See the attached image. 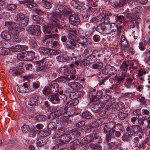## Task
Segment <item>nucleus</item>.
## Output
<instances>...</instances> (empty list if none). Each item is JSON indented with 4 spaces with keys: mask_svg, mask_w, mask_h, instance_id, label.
<instances>
[{
    "mask_svg": "<svg viewBox=\"0 0 150 150\" xmlns=\"http://www.w3.org/2000/svg\"><path fill=\"white\" fill-rule=\"evenodd\" d=\"M15 47L16 51L17 52L23 51L24 50H26L27 48L26 46L20 45H16Z\"/></svg>",
    "mask_w": 150,
    "mask_h": 150,
    "instance_id": "37998d69",
    "label": "nucleus"
},
{
    "mask_svg": "<svg viewBox=\"0 0 150 150\" xmlns=\"http://www.w3.org/2000/svg\"><path fill=\"white\" fill-rule=\"evenodd\" d=\"M69 21L70 24L76 26L80 23L81 20L78 15L74 14L69 16Z\"/></svg>",
    "mask_w": 150,
    "mask_h": 150,
    "instance_id": "1a4fd4ad",
    "label": "nucleus"
},
{
    "mask_svg": "<svg viewBox=\"0 0 150 150\" xmlns=\"http://www.w3.org/2000/svg\"><path fill=\"white\" fill-rule=\"evenodd\" d=\"M57 20L55 16L54 13L52 15L50 18V21L49 23V26L57 27V28H63V27L62 26L57 22Z\"/></svg>",
    "mask_w": 150,
    "mask_h": 150,
    "instance_id": "f8f14e48",
    "label": "nucleus"
},
{
    "mask_svg": "<svg viewBox=\"0 0 150 150\" xmlns=\"http://www.w3.org/2000/svg\"><path fill=\"white\" fill-rule=\"evenodd\" d=\"M82 116L83 118L89 119L92 117V114L89 112L86 111L82 113Z\"/></svg>",
    "mask_w": 150,
    "mask_h": 150,
    "instance_id": "a18cd8bd",
    "label": "nucleus"
},
{
    "mask_svg": "<svg viewBox=\"0 0 150 150\" xmlns=\"http://www.w3.org/2000/svg\"><path fill=\"white\" fill-rule=\"evenodd\" d=\"M103 11L104 12L105 19H106L108 22H110V20H112L115 17V15L112 14L110 12L106 11V10H104Z\"/></svg>",
    "mask_w": 150,
    "mask_h": 150,
    "instance_id": "b1692460",
    "label": "nucleus"
},
{
    "mask_svg": "<svg viewBox=\"0 0 150 150\" xmlns=\"http://www.w3.org/2000/svg\"><path fill=\"white\" fill-rule=\"evenodd\" d=\"M103 67V64L101 62H97L93 64L92 65V68L94 69H100Z\"/></svg>",
    "mask_w": 150,
    "mask_h": 150,
    "instance_id": "c9c22d12",
    "label": "nucleus"
},
{
    "mask_svg": "<svg viewBox=\"0 0 150 150\" xmlns=\"http://www.w3.org/2000/svg\"><path fill=\"white\" fill-rule=\"evenodd\" d=\"M114 122L111 121L107 123L104 126V132L105 133L110 132L111 130H113L114 127Z\"/></svg>",
    "mask_w": 150,
    "mask_h": 150,
    "instance_id": "a211bd4d",
    "label": "nucleus"
},
{
    "mask_svg": "<svg viewBox=\"0 0 150 150\" xmlns=\"http://www.w3.org/2000/svg\"><path fill=\"white\" fill-rule=\"evenodd\" d=\"M40 26L38 25H32L29 26L27 31L31 35L35 36H38L41 34Z\"/></svg>",
    "mask_w": 150,
    "mask_h": 150,
    "instance_id": "423d86ee",
    "label": "nucleus"
},
{
    "mask_svg": "<svg viewBox=\"0 0 150 150\" xmlns=\"http://www.w3.org/2000/svg\"><path fill=\"white\" fill-rule=\"evenodd\" d=\"M50 66L51 65L49 62H46L45 63H43L41 61L38 62L36 63V71H39L45 70L49 68Z\"/></svg>",
    "mask_w": 150,
    "mask_h": 150,
    "instance_id": "6e6552de",
    "label": "nucleus"
},
{
    "mask_svg": "<svg viewBox=\"0 0 150 150\" xmlns=\"http://www.w3.org/2000/svg\"><path fill=\"white\" fill-rule=\"evenodd\" d=\"M72 4L74 7L76 9H80L82 7V4L78 1H75L72 3Z\"/></svg>",
    "mask_w": 150,
    "mask_h": 150,
    "instance_id": "de8ad7c7",
    "label": "nucleus"
},
{
    "mask_svg": "<svg viewBox=\"0 0 150 150\" xmlns=\"http://www.w3.org/2000/svg\"><path fill=\"white\" fill-rule=\"evenodd\" d=\"M47 140L45 139H39L37 140L36 144L38 147H41L46 144Z\"/></svg>",
    "mask_w": 150,
    "mask_h": 150,
    "instance_id": "e433bc0d",
    "label": "nucleus"
},
{
    "mask_svg": "<svg viewBox=\"0 0 150 150\" xmlns=\"http://www.w3.org/2000/svg\"><path fill=\"white\" fill-rule=\"evenodd\" d=\"M76 41L82 46L87 45L90 43L89 40L84 37H81L77 39Z\"/></svg>",
    "mask_w": 150,
    "mask_h": 150,
    "instance_id": "f3484780",
    "label": "nucleus"
},
{
    "mask_svg": "<svg viewBox=\"0 0 150 150\" xmlns=\"http://www.w3.org/2000/svg\"><path fill=\"white\" fill-rule=\"evenodd\" d=\"M121 47L122 48V51H123L124 52H125V50L127 49V47L129 45V44L127 41V40L124 41L123 42L120 43Z\"/></svg>",
    "mask_w": 150,
    "mask_h": 150,
    "instance_id": "ea45409f",
    "label": "nucleus"
},
{
    "mask_svg": "<svg viewBox=\"0 0 150 150\" xmlns=\"http://www.w3.org/2000/svg\"><path fill=\"white\" fill-rule=\"evenodd\" d=\"M131 14L132 15V21H133V23H135L136 25L138 24L139 21V17L136 13L134 14L131 13Z\"/></svg>",
    "mask_w": 150,
    "mask_h": 150,
    "instance_id": "c756f323",
    "label": "nucleus"
},
{
    "mask_svg": "<svg viewBox=\"0 0 150 150\" xmlns=\"http://www.w3.org/2000/svg\"><path fill=\"white\" fill-rule=\"evenodd\" d=\"M115 17L117 18L116 20L117 22L120 23V24L122 23L124 21L125 17L122 15L115 16Z\"/></svg>",
    "mask_w": 150,
    "mask_h": 150,
    "instance_id": "8fccbe9b",
    "label": "nucleus"
},
{
    "mask_svg": "<svg viewBox=\"0 0 150 150\" xmlns=\"http://www.w3.org/2000/svg\"><path fill=\"white\" fill-rule=\"evenodd\" d=\"M9 52V49L5 47L0 48V54L2 55L8 54Z\"/></svg>",
    "mask_w": 150,
    "mask_h": 150,
    "instance_id": "c03bdc74",
    "label": "nucleus"
},
{
    "mask_svg": "<svg viewBox=\"0 0 150 150\" xmlns=\"http://www.w3.org/2000/svg\"><path fill=\"white\" fill-rule=\"evenodd\" d=\"M104 12L103 11L102 12L100 13L96 17L97 22L102 23L104 22L105 21V15L104 14Z\"/></svg>",
    "mask_w": 150,
    "mask_h": 150,
    "instance_id": "c85d7f7f",
    "label": "nucleus"
},
{
    "mask_svg": "<svg viewBox=\"0 0 150 150\" xmlns=\"http://www.w3.org/2000/svg\"><path fill=\"white\" fill-rule=\"evenodd\" d=\"M28 87V85L26 83H24L23 86H19L17 90L18 92L21 93H26L27 92L26 88Z\"/></svg>",
    "mask_w": 150,
    "mask_h": 150,
    "instance_id": "bb28decb",
    "label": "nucleus"
},
{
    "mask_svg": "<svg viewBox=\"0 0 150 150\" xmlns=\"http://www.w3.org/2000/svg\"><path fill=\"white\" fill-rule=\"evenodd\" d=\"M103 98L104 103H107L111 99V97L110 95L106 94L103 96Z\"/></svg>",
    "mask_w": 150,
    "mask_h": 150,
    "instance_id": "bf43d9fd",
    "label": "nucleus"
},
{
    "mask_svg": "<svg viewBox=\"0 0 150 150\" xmlns=\"http://www.w3.org/2000/svg\"><path fill=\"white\" fill-rule=\"evenodd\" d=\"M109 2L115 6V7L117 8L122 6L125 3V1L120 0H109Z\"/></svg>",
    "mask_w": 150,
    "mask_h": 150,
    "instance_id": "dca6fc26",
    "label": "nucleus"
},
{
    "mask_svg": "<svg viewBox=\"0 0 150 150\" xmlns=\"http://www.w3.org/2000/svg\"><path fill=\"white\" fill-rule=\"evenodd\" d=\"M32 18L33 21L36 22V23L37 24H43V22L42 20L41 19L40 17L36 15H33L32 16Z\"/></svg>",
    "mask_w": 150,
    "mask_h": 150,
    "instance_id": "72a5a7b5",
    "label": "nucleus"
},
{
    "mask_svg": "<svg viewBox=\"0 0 150 150\" xmlns=\"http://www.w3.org/2000/svg\"><path fill=\"white\" fill-rule=\"evenodd\" d=\"M127 132L129 134L131 135H132L134 133L132 126L128 127L126 128Z\"/></svg>",
    "mask_w": 150,
    "mask_h": 150,
    "instance_id": "338daca9",
    "label": "nucleus"
},
{
    "mask_svg": "<svg viewBox=\"0 0 150 150\" xmlns=\"http://www.w3.org/2000/svg\"><path fill=\"white\" fill-rule=\"evenodd\" d=\"M52 95L50 96V100L53 103H58L60 102V99L59 98L58 93L53 94Z\"/></svg>",
    "mask_w": 150,
    "mask_h": 150,
    "instance_id": "aec40b11",
    "label": "nucleus"
},
{
    "mask_svg": "<svg viewBox=\"0 0 150 150\" xmlns=\"http://www.w3.org/2000/svg\"><path fill=\"white\" fill-rule=\"evenodd\" d=\"M28 22L27 18L22 13H19L17 15V23L21 27L26 26Z\"/></svg>",
    "mask_w": 150,
    "mask_h": 150,
    "instance_id": "20e7f679",
    "label": "nucleus"
},
{
    "mask_svg": "<svg viewBox=\"0 0 150 150\" xmlns=\"http://www.w3.org/2000/svg\"><path fill=\"white\" fill-rule=\"evenodd\" d=\"M66 46L67 48L71 49H73L76 47L75 42L73 40L67 41L66 42Z\"/></svg>",
    "mask_w": 150,
    "mask_h": 150,
    "instance_id": "2f4dec72",
    "label": "nucleus"
},
{
    "mask_svg": "<svg viewBox=\"0 0 150 150\" xmlns=\"http://www.w3.org/2000/svg\"><path fill=\"white\" fill-rule=\"evenodd\" d=\"M17 58L18 59L23 61L27 60V57L25 54L22 53H18L17 55Z\"/></svg>",
    "mask_w": 150,
    "mask_h": 150,
    "instance_id": "58836bf2",
    "label": "nucleus"
},
{
    "mask_svg": "<svg viewBox=\"0 0 150 150\" xmlns=\"http://www.w3.org/2000/svg\"><path fill=\"white\" fill-rule=\"evenodd\" d=\"M129 66L128 62L124 61L121 65L120 68L122 71H124L126 73L127 71Z\"/></svg>",
    "mask_w": 150,
    "mask_h": 150,
    "instance_id": "cd10ccee",
    "label": "nucleus"
},
{
    "mask_svg": "<svg viewBox=\"0 0 150 150\" xmlns=\"http://www.w3.org/2000/svg\"><path fill=\"white\" fill-rule=\"evenodd\" d=\"M56 59L58 61L63 62H67L69 59L68 57L64 55L57 56Z\"/></svg>",
    "mask_w": 150,
    "mask_h": 150,
    "instance_id": "473e14b6",
    "label": "nucleus"
},
{
    "mask_svg": "<svg viewBox=\"0 0 150 150\" xmlns=\"http://www.w3.org/2000/svg\"><path fill=\"white\" fill-rule=\"evenodd\" d=\"M146 73V71L144 69L142 68L140 69L138 71V75H137L138 76H142L144 74H145Z\"/></svg>",
    "mask_w": 150,
    "mask_h": 150,
    "instance_id": "0e129e2a",
    "label": "nucleus"
},
{
    "mask_svg": "<svg viewBox=\"0 0 150 150\" xmlns=\"http://www.w3.org/2000/svg\"><path fill=\"white\" fill-rule=\"evenodd\" d=\"M88 62V59L84 58L81 61L80 64L81 67H84L86 66L87 64H89Z\"/></svg>",
    "mask_w": 150,
    "mask_h": 150,
    "instance_id": "864d4df0",
    "label": "nucleus"
},
{
    "mask_svg": "<svg viewBox=\"0 0 150 150\" xmlns=\"http://www.w3.org/2000/svg\"><path fill=\"white\" fill-rule=\"evenodd\" d=\"M47 127L49 130H50L56 129L57 127V125L55 122H52L49 123Z\"/></svg>",
    "mask_w": 150,
    "mask_h": 150,
    "instance_id": "a19ab883",
    "label": "nucleus"
},
{
    "mask_svg": "<svg viewBox=\"0 0 150 150\" xmlns=\"http://www.w3.org/2000/svg\"><path fill=\"white\" fill-rule=\"evenodd\" d=\"M34 0H23L20 2V4H26V6L28 8H33L34 5L36 4L34 3Z\"/></svg>",
    "mask_w": 150,
    "mask_h": 150,
    "instance_id": "412c9836",
    "label": "nucleus"
},
{
    "mask_svg": "<svg viewBox=\"0 0 150 150\" xmlns=\"http://www.w3.org/2000/svg\"><path fill=\"white\" fill-rule=\"evenodd\" d=\"M71 133L73 136L76 137L80 136L81 133L80 132V129H74L71 131Z\"/></svg>",
    "mask_w": 150,
    "mask_h": 150,
    "instance_id": "f704fd0d",
    "label": "nucleus"
},
{
    "mask_svg": "<svg viewBox=\"0 0 150 150\" xmlns=\"http://www.w3.org/2000/svg\"><path fill=\"white\" fill-rule=\"evenodd\" d=\"M16 7V5L14 4H9L6 7L7 9L8 10L11 11L15 9Z\"/></svg>",
    "mask_w": 150,
    "mask_h": 150,
    "instance_id": "4d7b16f0",
    "label": "nucleus"
},
{
    "mask_svg": "<svg viewBox=\"0 0 150 150\" xmlns=\"http://www.w3.org/2000/svg\"><path fill=\"white\" fill-rule=\"evenodd\" d=\"M82 140L86 141L89 147L93 150H102V147L96 143H100L102 142L101 137L98 133H93L87 136Z\"/></svg>",
    "mask_w": 150,
    "mask_h": 150,
    "instance_id": "f257e3e1",
    "label": "nucleus"
},
{
    "mask_svg": "<svg viewBox=\"0 0 150 150\" xmlns=\"http://www.w3.org/2000/svg\"><path fill=\"white\" fill-rule=\"evenodd\" d=\"M69 86L72 89L78 92H81L82 90V86L78 82H73L68 84Z\"/></svg>",
    "mask_w": 150,
    "mask_h": 150,
    "instance_id": "9b49d317",
    "label": "nucleus"
},
{
    "mask_svg": "<svg viewBox=\"0 0 150 150\" xmlns=\"http://www.w3.org/2000/svg\"><path fill=\"white\" fill-rule=\"evenodd\" d=\"M51 133L49 129H44L39 131L38 134L39 136L41 137L49 135Z\"/></svg>",
    "mask_w": 150,
    "mask_h": 150,
    "instance_id": "a878e982",
    "label": "nucleus"
},
{
    "mask_svg": "<svg viewBox=\"0 0 150 150\" xmlns=\"http://www.w3.org/2000/svg\"><path fill=\"white\" fill-rule=\"evenodd\" d=\"M100 106L98 105H92L91 109L94 112H98L99 111Z\"/></svg>",
    "mask_w": 150,
    "mask_h": 150,
    "instance_id": "e2e57ef3",
    "label": "nucleus"
},
{
    "mask_svg": "<svg viewBox=\"0 0 150 150\" xmlns=\"http://www.w3.org/2000/svg\"><path fill=\"white\" fill-rule=\"evenodd\" d=\"M118 117L120 119L124 120L127 116L128 114L126 112L122 110L118 112Z\"/></svg>",
    "mask_w": 150,
    "mask_h": 150,
    "instance_id": "4c0bfd02",
    "label": "nucleus"
},
{
    "mask_svg": "<svg viewBox=\"0 0 150 150\" xmlns=\"http://www.w3.org/2000/svg\"><path fill=\"white\" fill-rule=\"evenodd\" d=\"M35 54L34 52H30L28 53L27 56H26V57H27V60H32L35 57Z\"/></svg>",
    "mask_w": 150,
    "mask_h": 150,
    "instance_id": "49530a36",
    "label": "nucleus"
},
{
    "mask_svg": "<svg viewBox=\"0 0 150 150\" xmlns=\"http://www.w3.org/2000/svg\"><path fill=\"white\" fill-rule=\"evenodd\" d=\"M43 93L45 96H47L50 94H52L50 90H49V88H48L47 87H45L42 91Z\"/></svg>",
    "mask_w": 150,
    "mask_h": 150,
    "instance_id": "052dcab7",
    "label": "nucleus"
},
{
    "mask_svg": "<svg viewBox=\"0 0 150 150\" xmlns=\"http://www.w3.org/2000/svg\"><path fill=\"white\" fill-rule=\"evenodd\" d=\"M114 127L113 129V130H116L123 132V126L122 124L118 123L116 124L115 122H114Z\"/></svg>",
    "mask_w": 150,
    "mask_h": 150,
    "instance_id": "7c9ffc66",
    "label": "nucleus"
},
{
    "mask_svg": "<svg viewBox=\"0 0 150 150\" xmlns=\"http://www.w3.org/2000/svg\"><path fill=\"white\" fill-rule=\"evenodd\" d=\"M88 62L89 64L93 63L97 60V58L94 55L90 56L88 58Z\"/></svg>",
    "mask_w": 150,
    "mask_h": 150,
    "instance_id": "3c124183",
    "label": "nucleus"
},
{
    "mask_svg": "<svg viewBox=\"0 0 150 150\" xmlns=\"http://www.w3.org/2000/svg\"><path fill=\"white\" fill-rule=\"evenodd\" d=\"M37 118L39 121H45L47 119V117L44 115H37Z\"/></svg>",
    "mask_w": 150,
    "mask_h": 150,
    "instance_id": "13d9d810",
    "label": "nucleus"
},
{
    "mask_svg": "<svg viewBox=\"0 0 150 150\" xmlns=\"http://www.w3.org/2000/svg\"><path fill=\"white\" fill-rule=\"evenodd\" d=\"M106 70L110 73V76L112 75L115 74L116 72V69L113 67L111 66L109 64H107L105 67Z\"/></svg>",
    "mask_w": 150,
    "mask_h": 150,
    "instance_id": "5701e85b",
    "label": "nucleus"
},
{
    "mask_svg": "<svg viewBox=\"0 0 150 150\" xmlns=\"http://www.w3.org/2000/svg\"><path fill=\"white\" fill-rule=\"evenodd\" d=\"M123 108L122 104L120 103H117L116 102H113L110 106V109L115 112L120 110Z\"/></svg>",
    "mask_w": 150,
    "mask_h": 150,
    "instance_id": "2eb2a0df",
    "label": "nucleus"
},
{
    "mask_svg": "<svg viewBox=\"0 0 150 150\" xmlns=\"http://www.w3.org/2000/svg\"><path fill=\"white\" fill-rule=\"evenodd\" d=\"M99 99L96 98L95 97H92L90 98V101L91 102H93L94 105L99 106L100 104V102L102 101L99 100Z\"/></svg>",
    "mask_w": 150,
    "mask_h": 150,
    "instance_id": "79ce46f5",
    "label": "nucleus"
},
{
    "mask_svg": "<svg viewBox=\"0 0 150 150\" xmlns=\"http://www.w3.org/2000/svg\"><path fill=\"white\" fill-rule=\"evenodd\" d=\"M11 30L14 40L16 42H19L21 40L19 37V33L21 31L20 28L18 27H13Z\"/></svg>",
    "mask_w": 150,
    "mask_h": 150,
    "instance_id": "0eeeda50",
    "label": "nucleus"
},
{
    "mask_svg": "<svg viewBox=\"0 0 150 150\" xmlns=\"http://www.w3.org/2000/svg\"><path fill=\"white\" fill-rule=\"evenodd\" d=\"M1 36L6 40H9L11 38L10 33L8 31H4L2 32L1 34Z\"/></svg>",
    "mask_w": 150,
    "mask_h": 150,
    "instance_id": "393cba45",
    "label": "nucleus"
},
{
    "mask_svg": "<svg viewBox=\"0 0 150 150\" xmlns=\"http://www.w3.org/2000/svg\"><path fill=\"white\" fill-rule=\"evenodd\" d=\"M131 135L128 133H125L122 137V139L124 141H127L129 140L131 137Z\"/></svg>",
    "mask_w": 150,
    "mask_h": 150,
    "instance_id": "6e6d98bb",
    "label": "nucleus"
},
{
    "mask_svg": "<svg viewBox=\"0 0 150 150\" xmlns=\"http://www.w3.org/2000/svg\"><path fill=\"white\" fill-rule=\"evenodd\" d=\"M117 29V26L115 24L102 23L96 28V30L103 34H110L115 32Z\"/></svg>",
    "mask_w": 150,
    "mask_h": 150,
    "instance_id": "f03ea898",
    "label": "nucleus"
},
{
    "mask_svg": "<svg viewBox=\"0 0 150 150\" xmlns=\"http://www.w3.org/2000/svg\"><path fill=\"white\" fill-rule=\"evenodd\" d=\"M76 104L77 103H75L74 101H70L68 102L66 104L64 107V110L65 112H64V113L68 114V116L69 117L71 115H73V114H71V113H70V114H69L70 112L69 110L71 108Z\"/></svg>",
    "mask_w": 150,
    "mask_h": 150,
    "instance_id": "9d476101",
    "label": "nucleus"
},
{
    "mask_svg": "<svg viewBox=\"0 0 150 150\" xmlns=\"http://www.w3.org/2000/svg\"><path fill=\"white\" fill-rule=\"evenodd\" d=\"M126 76V74L123 72H122L121 74L118 76H117V75H116L115 78L117 83L120 84L121 82H123L124 81Z\"/></svg>",
    "mask_w": 150,
    "mask_h": 150,
    "instance_id": "6ab92c4d",
    "label": "nucleus"
},
{
    "mask_svg": "<svg viewBox=\"0 0 150 150\" xmlns=\"http://www.w3.org/2000/svg\"><path fill=\"white\" fill-rule=\"evenodd\" d=\"M142 137V136H139V137H136L133 140V144H134L136 146L139 145L140 139H141Z\"/></svg>",
    "mask_w": 150,
    "mask_h": 150,
    "instance_id": "603ef678",
    "label": "nucleus"
},
{
    "mask_svg": "<svg viewBox=\"0 0 150 150\" xmlns=\"http://www.w3.org/2000/svg\"><path fill=\"white\" fill-rule=\"evenodd\" d=\"M49 23L47 25H45L44 26V31L45 33H46L48 34H49L50 33L51 31L52 32L57 33L58 32V30H59L61 29L60 28H57V27H54L53 26L50 27L49 26Z\"/></svg>",
    "mask_w": 150,
    "mask_h": 150,
    "instance_id": "4468645a",
    "label": "nucleus"
},
{
    "mask_svg": "<svg viewBox=\"0 0 150 150\" xmlns=\"http://www.w3.org/2000/svg\"><path fill=\"white\" fill-rule=\"evenodd\" d=\"M71 136L69 134L61 135L56 139L57 142L60 144H66L71 139Z\"/></svg>",
    "mask_w": 150,
    "mask_h": 150,
    "instance_id": "39448f33",
    "label": "nucleus"
},
{
    "mask_svg": "<svg viewBox=\"0 0 150 150\" xmlns=\"http://www.w3.org/2000/svg\"><path fill=\"white\" fill-rule=\"evenodd\" d=\"M55 11L56 12L54 13L55 16L56 17L57 21L59 19L63 20V18L61 14L58 13H57L60 12L64 16H67L71 13L70 10L69 8H65L64 6L60 5L57 6L55 9Z\"/></svg>",
    "mask_w": 150,
    "mask_h": 150,
    "instance_id": "7ed1b4c3",
    "label": "nucleus"
},
{
    "mask_svg": "<svg viewBox=\"0 0 150 150\" xmlns=\"http://www.w3.org/2000/svg\"><path fill=\"white\" fill-rule=\"evenodd\" d=\"M37 132L35 129L31 128L28 132V135L30 137H34L36 136Z\"/></svg>",
    "mask_w": 150,
    "mask_h": 150,
    "instance_id": "09e8293b",
    "label": "nucleus"
},
{
    "mask_svg": "<svg viewBox=\"0 0 150 150\" xmlns=\"http://www.w3.org/2000/svg\"><path fill=\"white\" fill-rule=\"evenodd\" d=\"M23 133H25L30 130V129L28 125H24L21 127Z\"/></svg>",
    "mask_w": 150,
    "mask_h": 150,
    "instance_id": "5fc2aeb1",
    "label": "nucleus"
},
{
    "mask_svg": "<svg viewBox=\"0 0 150 150\" xmlns=\"http://www.w3.org/2000/svg\"><path fill=\"white\" fill-rule=\"evenodd\" d=\"M103 92L100 91H98L96 93V95L92 97H95L98 99H100L102 97H103Z\"/></svg>",
    "mask_w": 150,
    "mask_h": 150,
    "instance_id": "680f3d73",
    "label": "nucleus"
},
{
    "mask_svg": "<svg viewBox=\"0 0 150 150\" xmlns=\"http://www.w3.org/2000/svg\"><path fill=\"white\" fill-rule=\"evenodd\" d=\"M81 144L80 145V147L81 150H85L88 149V146L87 145L86 143H85V144H83V143Z\"/></svg>",
    "mask_w": 150,
    "mask_h": 150,
    "instance_id": "774afa93",
    "label": "nucleus"
},
{
    "mask_svg": "<svg viewBox=\"0 0 150 150\" xmlns=\"http://www.w3.org/2000/svg\"><path fill=\"white\" fill-rule=\"evenodd\" d=\"M49 86V90H50L52 94L58 93L59 85L57 83L51 82Z\"/></svg>",
    "mask_w": 150,
    "mask_h": 150,
    "instance_id": "ddd939ff",
    "label": "nucleus"
},
{
    "mask_svg": "<svg viewBox=\"0 0 150 150\" xmlns=\"http://www.w3.org/2000/svg\"><path fill=\"white\" fill-rule=\"evenodd\" d=\"M39 96H35L34 97L30 98L28 102V105L32 106H35L38 105L37 102Z\"/></svg>",
    "mask_w": 150,
    "mask_h": 150,
    "instance_id": "4be33fe9",
    "label": "nucleus"
},
{
    "mask_svg": "<svg viewBox=\"0 0 150 150\" xmlns=\"http://www.w3.org/2000/svg\"><path fill=\"white\" fill-rule=\"evenodd\" d=\"M110 77V75H108L107 76H105L104 78L101 81H100L99 85H101L104 84V83L107 80L109 77Z\"/></svg>",
    "mask_w": 150,
    "mask_h": 150,
    "instance_id": "69168bd1",
    "label": "nucleus"
}]
</instances>
